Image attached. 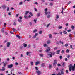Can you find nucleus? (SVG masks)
Returning a JSON list of instances; mask_svg holds the SVG:
<instances>
[{"mask_svg":"<svg viewBox=\"0 0 75 75\" xmlns=\"http://www.w3.org/2000/svg\"><path fill=\"white\" fill-rule=\"evenodd\" d=\"M38 35V33H36L34 36L33 37V38H36V37H37V36Z\"/></svg>","mask_w":75,"mask_h":75,"instance_id":"6","label":"nucleus"},{"mask_svg":"<svg viewBox=\"0 0 75 75\" xmlns=\"http://www.w3.org/2000/svg\"><path fill=\"white\" fill-rule=\"evenodd\" d=\"M50 15H49L47 16V18H50Z\"/></svg>","mask_w":75,"mask_h":75,"instance_id":"35","label":"nucleus"},{"mask_svg":"<svg viewBox=\"0 0 75 75\" xmlns=\"http://www.w3.org/2000/svg\"><path fill=\"white\" fill-rule=\"evenodd\" d=\"M7 47H10V43L9 42H8L7 44Z\"/></svg>","mask_w":75,"mask_h":75,"instance_id":"10","label":"nucleus"},{"mask_svg":"<svg viewBox=\"0 0 75 75\" xmlns=\"http://www.w3.org/2000/svg\"><path fill=\"white\" fill-rule=\"evenodd\" d=\"M23 48V47L22 46H21L20 47V49H22Z\"/></svg>","mask_w":75,"mask_h":75,"instance_id":"61","label":"nucleus"},{"mask_svg":"<svg viewBox=\"0 0 75 75\" xmlns=\"http://www.w3.org/2000/svg\"><path fill=\"white\" fill-rule=\"evenodd\" d=\"M62 11H61V13H62V14H63V11L64 10V8H63V7H62Z\"/></svg>","mask_w":75,"mask_h":75,"instance_id":"16","label":"nucleus"},{"mask_svg":"<svg viewBox=\"0 0 75 75\" xmlns=\"http://www.w3.org/2000/svg\"><path fill=\"white\" fill-rule=\"evenodd\" d=\"M50 51V48L48 47L46 50V52H48Z\"/></svg>","mask_w":75,"mask_h":75,"instance_id":"8","label":"nucleus"},{"mask_svg":"<svg viewBox=\"0 0 75 75\" xmlns=\"http://www.w3.org/2000/svg\"><path fill=\"white\" fill-rule=\"evenodd\" d=\"M56 75H61V74L60 72H59Z\"/></svg>","mask_w":75,"mask_h":75,"instance_id":"43","label":"nucleus"},{"mask_svg":"<svg viewBox=\"0 0 75 75\" xmlns=\"http://www.w3.org/2000/svg\"><path fill=\"white\" fill-rule=\"evenodd\" d=\"M34 4H36L37 5H38V3L37 2L35 3Z\"/></svg>","mask_w":75,"mask_h":75,"instance_id":"48","label":"nucleus"},{"mask_svg":"<svg viewBox=\"0 0 75 75\" xmlns=\"http://www.w3.org/2000/svg\"><path fill=\"white\" fill-rule=\"evenodd\" d=\"M31 65H33V62H31Z\"/></svg>","mask_w":75,"mask_h":75,"instance_id":"54","label":"nucleus"},{"mask_svg":"<svg viewBox=\"0 0 75 75\" xmlns=\"http://www.w3.org/2000/svg\"><path fill=\"white\" fill-rule=\"evenodd\" d=\"M60 71H61V74H62V75H64V71L62 70H60Z\"/></svg>","mask_w":75,"mask_h":75,"instance_id":"13","label":"nucleus"},{"mask_svg":"<svg viewBox=\"0 0 75 75\" xmlns=\"http://www.w3.org/2000/svg\"><path fill=\"white\" fill-rule=\"evenodd\" d=\"M16 65H18V63L16 62L15 63Z\"/></svg>","mask_w":75,"mask_h":75,"instance_id":"60","label":"nucleus"},{"mask_svg":"<svg viewBox=\"0 0 75 75\" xmlns=\"http://www.w3.org/2000/svg\"><path fill=\"white\" fill-rule=\"evenodd\" d=\"M19 19H20V20H22V17H21V16H20L19 17Z\"/></svg>","mask_w":75,"mask_h":75,"instance_id":"58","label":"nucleus"},{"mask_svg":"<svg viewBox=\"0 0 75 75\" xmlns=\"http://www.w3.org/2000/svg\"><path fill=\"white\" fill-rule=\"evenodd\" d=\"M12 30H13V31H16V29L14 28H13Z\"/></svg>","mask_w":75,"mask_h":75,"instance_id":"50","label":"nucleus"},{"mask_svg":"<svg viewBox=\"0 0 75 75\" xmlns=\"http://www.w3.org/2000/svg\"><path fill=\"white\" fill-rule=\"evenodd\" d=\"M56 19H58V18H59V15H57L56 16Z\"/></svg>","mask_w":75,"mask_h":75,"instance_id":"18","label":"nucleus"},{"mask_svg":"<svg viewBox=\"0 0 75 75\" xmlns=\"http://www.w3.org/2000/svg\"><path fill=\"white\" fill-rule=\"evenodd\" d=\"M54 49L55 50H57V49H58V47H55L54 48Z\"/></svg>","mask_w":75,"mask_h":75,"instance_id":"63","label":"nucleus"},{"mask_svg":"<svg viewBox=\"0 0 75 75\" xmlns=\"http://www.w3.org/2000/svg\"><path fill=\"white\" fill-rule=\"evenodd\" d=\"M16 37L19 38V39H20V36L18 35H16Z\"/></svg>","mask_w":75,"mask_h":75,"instance_id":"28","label":"nucleus"},{"mask_svg":"<svg viewBox=\"0 0 75 75\" xmlns=\"http://www.w3.org/2000/svg\"><path fill=\"white\" fill-rule=\"evenodd\" d=\"M18 74H20V75H21V74H22V73L21 72H18Z\"/></svg>","mask_w":75,"mask_h":75,"instance_id":"52","label":"nucleus"},{"mask_svg":"<svg viewBox=\"0 0 75 75\" xmlns=\"http://www.w3.org/2000/svg\"><path fill=\"white\" fill-rule=\"evenodd\" d=\"M44 66H45V64L42 63L41 64V66L42 67H44Z\"/></svg>","mask_w":75,"mask_h":75,"instance_id":"15","label":"nucleus"},{"mask_svg":"<svg viewBox=\"0 0 75 75\" xmlns=\"http://www.w3.org/2000/svg\"><path fill=\"white\" fill-rule=\"evenodd\" d=\"M62 28V26H61L59 27V29H61V28Z\"/></svg>","mask_w":75,"mask_h":75,"instance_id":"49","label":"nucleus"},{"mask_svg":"<svg viewBox=\"0 0 75 75\" xmlns=\"http://www.w3.org/2000/svg\"><path fill=\"white\" fill-rule=\"evenodd\" d=\"M37 30L36 29H35L33 30V33H35V32H37Z\"/></svg>","mask_w":75,"mask_h":75,"instance_id":"39","label":"nucleus"},{"mask_svg":"<svg viewBox=\"0 0 75 75\" xmlns=\"http://www.w3.org/2000/svg\"><path fill=\"white\" fill-rule=\"evenodd\" d=\"M63 33L64 34H67V32L66 31H63Z\"/></svg>","mask_w":75,"mask_h":75,"instance_id":"24","label":"nucleus"},{"mask_svg":"<svg viewBox=\"0 0 75 75\" xmlns=\"http://www.w3.org/2000/svg\"><path fill=\"white\" fill-rule=\"evenodd\" d=\"M49 38H52V35H51V34H50L49 35Z\"/></svg>","mask_w":75,"mask_h":75,"instance_id":"26","label":"nucleus"},{"mask_svg":"<svg viewBox=\"0 0 75 75\" xmlns=\"http://www.w3.org/2000/svg\"><path fill=\"white\" fill-rule=\"evenodd\" d=\"M29 14L31 15V16H33V13H32L30 12H29Z\"/></svg>","mask_w":75,"mask_h":75,"instance_id":"32","label":"nucleus"},{"mask_svg":"<svg viewBox=\"0 0 75 75\" xmlns=\"http://www.w3.org/2000/svg\"><path fill=\"white\" fill-rule=\"evenodd\" d=\"M45 14H46V15H47V14H48V12L45 11Z\"/></svg>","mask_w":75,"mask_h":75,"instance_id":"46","label":"nucleus"},{"mask_svg":"<svg viewBox=\"0 0 75 75\" xmlns=\"http://www.w3.org/2000/svg\"><path fill=\"white\" fill-rule=\"evenodd\" d=\"M71 28L72 29H74V28H75V27H74V26L72 25L71 27Z\"/></svg>","mask_w":75,"mask_h":75,"instance_id":"29","label":"nucleus"},{"mask_svg":"<svg viewBox=\"0 0 75 75\" xmlns=\"http://www.w3.org/2000/svg\"><path fill=\"white\" fill-rule=\"evenodd\" d=\"M39 55L40 56V57H43V56H44V54H39Z\"/></svg>","mask_w":75,"mask_h":75,"instance_id":"25","label":"nucleus"},{"mask_svg":"<svg viewBox=\"0 0 75 75\" xmlns=\"http://www.w3.org/2000/svg\"><path fill=\"white\" fill-rule=\"evenodd\" d=\"M40 16V13H38V17H39Z\"/></svg>","mask_w":75,"mask_h":75,"instance_id":"41","label":"nucleus"},{"mask_svg":"<svg viewBox=\"0 0 75 75\" xmlns=\"http://www.w3.org/2000/svg\"><path fill=\"white\" fill-rule=\"evenodd\" d=\"M29 12H30V11H26L25 13V15H27V14H28V13H29Z\"/></svg>","mask_w":75,"mask_h":75,"instance_id":"21","label":"nucleus"},{"mask_svg":"<svg viewBox=\"0 0 75 75\" xmlns=\"http://www.w3.org/2000/svg\"><path fill=\"white\" fill-rule=\"evenodd\" d=\"M13 25H17V23H16L15 22L13 23Z\"/></svg>","mask_w":75,"mask_h":75,"instance_id":"31","label":"nucleus"},{"mask_svg":"<svg viewBox=\"0 0 75 75\" xmlns=\"http://www.w3.org/2000/svg\"><path fill=\"white\" fill-rule=\"evenodd\" d=\"M65 62H63L62 65V66L63 67H64L65 66Z\"/></svg>","mask_w":75,"mask_h":75,"instance_id":"36","label":"nucleus"},{"mask_svg":"<svg viewBox=\"0 0 75 75\" xmlns=\"http://www.w3.org/2000/svg\"><path fill=\"white\" fill-rule=\"evenodd\" d=\"M65 47H67L68 46V44L67 43H66L64 45Z\"/></svg>","mask_w":75,"mask_h":75,"instance_id":"22","label":"nucleus"},{"mask_svg":"<svg viewBox=\"0 0 75 75\" xmlns=\"http://www.w3.org/2000/svg\"><path fill=\"white\" fill-rule=\"evenodd\" d=\"M22 4H23V2H20L19 3V5H22Z\"/></svg>","mask_w":75,"mask_h":75,"instance_id":"38","label":"nucleus"},{"mask_svg":"<svg viewBox=\"0 0 75 75\" xmlns=\"http://www.w3.org/2000/svg\"><path fill=\"white\" fill-rule=\"evenodd\" d=\"M16 17H18V14H17L16 15Z\"/></svg>","mask_w":75,"mask_h":75,"instance_id":"55","label":"nucleus"},{"mask_svg":"<svg viewBox=\"0 0 75 75\" xmlns=\"http://www.w3.org/2000/svg\"><path fill=\"white\" fill-rule=\"evenodd\" d=\"M66 26L67 27V26H68V23H67L66 24Z\"/></svg>","mask_w":75,"mask_h":75,"instance_id":"59","label":"nucleus"},{"mask_svg":"<svg viewBox=\"0 0 75 75\" xmlns=\"http://www.w3.org/2000/svg\"><path fill=\"white\" fill-rule=\"evenodd\" d=\"M57 66H58V67H60V66H61V65L59 64H57Z\"/></svg>","mask_w":75,"mask_h":75,"instance_id":"53","label":"nucleus"},{"mask_svg":"<svg viewBox=\"0 0 75 75\" xmlns=\"http://www.w3.org/2000/svg\"><path fill=\"white\" fill-rule=\"evenodd\" d=\"M61 52V50H57L56 51V54H59V52Z\"/></svg>","mask_w":75,"mask_h":75,"instance_id":"9","label":"nucleus"},{"mask_svg":"<svg viewBox=\"0 0 75 75\" xmlns=\"http://www.w3.org/2000/svg\"><path fill=\"white\" fill-rule=\"evenodd\" d=\"M64 51H65V50H62V51H61V52L62 54H63V53H64Z\"/></svg>","mask_w":75,"mask_h":75,"instance_id":"37","label":"nucleus"},{"mask_svg":"<svg viewBox=\"0 0 75 75\" xmlns=\"http://www.w3.org/2000/svg\"><path fill=\"white\" fill-rule=\"evenodd\" d=\"M49 67L50 69H51L52 67V66L51 64H50L49 65Z\"/></svg>","mask_w":75,"mask_h":75,"instance_id":"23","label":"nucleus"},{"mask_svg":"<svg viewBox=\"0 0 75 75\" xmlns=\"http://www.w3.org/2000/svg\"><path fill=\"white\" fill-rule=\"evenodd\" d=\"M52 54V52H50L48 53L47 55H49L50 57H52V54Z\"/></svg>","mask_w":75,"mask_h":75,"instance_id":"7","label":"nucleus"},{"mask_svg":"<svg viewBox=\"0 0 75 75\" xmlns=\"http://www.w3.org/2000/svg\"><path fill=\"white\" fill-rule=\"evenodd\" d=\"M1 32H2V33H4V28L2 29V30H1Z\"/></svg>","mask_w":75,"mask_h":75,"instance_id":"19","label":"nucleus"},{"mask_svg":"<svg viewBox=\"0 0 75 75\" xmlns=\"http://www.w3.org/2000/svg\"><path fill=\"white\" fill-rule=\"evenodd\" d=\"M31 47V45H29L28 46V48H29V47Z\"/></svg>","mask_w":75,"mask_h":75,"instance_id":"64","label":"nucleus"},{"mask_svg":"<svg viewBox=\"0 0 75 75\" xmlns=\"http://www.w3.org/2000/svg\"><path fill=\"white\" fill-rule=\"evenodd\" d=\"M24 17L25 18H26V19H27V16H25Z\"/></svg>","mask_w":75,"mask_h":75,"instance_id":"47","label":"nucleus"},{"mask_svg":"<svg viewBox=\"0 0 75 75\" xmlns=\"http://www.w3.org/2000/svg\"><path fill=\"white\" fill-rule=\"evenodd\" d=\"M57 64V61L56 60H54V62L53 63L54 67H55V65Z\"/></svg>","mask_w":75,"mask_h":75,"instance_id":"3","label":"nucleus"},{"mask_svg":"<svg viewBox=\"0 0 75 75\" xmlns=\"http://www.w3.org/2000/svg\"><path fill=\"white\" fill-rule=\"evenodd\" d=\"M38 64H40V62L39 61H38V62H36L35 63V64L36 65H37Z\"/></svg>","mask_w":75,"mask_h":75,"instance_id":"12","label":"nucleus"},{"mask_svg":"<svg viewBox=\"0 0 75 75\" xmlns=\"http://www.w3.org/2000/svg\"><path fill=\"white\" fill-rule=\"evenodd\" d=\"M69 71L71 72L72 70L73 71H75V64H74V66H72V64H71L69 66Z\"/></svg>","mask_w":75,"mask_h":75,"instance_id":"1","label":"nucleus"},{"mask_svg":"<svg viewBox=\"0 0 75 75\" xmlns=\"http://www.w3.org/2000/svg\"><path fill=\"white\" fill-rule=\"evenodd\" d=\"M50 40H48V41H47V43L48 44H50Z\"/></svg>","mask_w":75,"mask_h":75,"instance_id":"27","label":"nucleus"},{"mask_svg":"<svg viewBox=\"0 0 75 75\" xmlns=\"http://www.w3.org/2000/svg\"><path fill=\"white\" fill-rule=\"evenodd\" d=\"M2 63H4V64L3 66L2 67V69H1V72H3V71H4L6 70V68H5L4 67L6 66V64H7V63H4V62H2Z\"/></svg>","mask_w":75,"mask_h":75,"instance_id":"2","label":"nucleus"},{"mask_svg":"<svg viewBox=\"0 0 75 75\" xmlns=\"http://www.w3.org/2000/svg\"><path fill=\"white\" fill-rule=\"evenodd\" d=\"M42 32L41 31H39V33L40 34H42Z\"/></svg>","mask_w":75,"mask_h":75,"instance_id":"40","label":"nucleus"},{"mask_svg":"<svg viewBox=\"0 0 75 75\" xmlns=\"http://www.w3.org/2000/svg\"><path fill=\"white\" fill-rule=\"evenodd\" d=\"M67 58H69V57H70V55H67V57H66Z\"/></svg>","mask_w":75,"mask_h":75,"instance_id":"30","label":"nucleus"},{"mask_svg":"<svg viewBox=\"0 0 75 75\" xmlns=\"http://www.w3.org/2000/svg\"><path fill=\"white\" fill-rule=\"evenodd\" d=\"M53 34H55V35H56V34H59V33H55V32H54L53 33Z\"/></svg>","mask_w":75,"mask_h":75,"instance_id":"33","label":"nucleus"},{"mask_svg":"<svg viewBox=\"0 0 75 75\" xmlns=\"http://www.w3.org/2000/svg\"><path fill=\"white\" fill-rule=\"evenodd\" d=\"M50 6H52V5H53V4L52 3H50Z\"/></svg>","mask_w":75,"mask_h":75,"instance_id":"45","label":"nucleus"},{"mask_svg":"<svg viewBox=\"0 0 75 75\" xmlns=\"http://www.w3.org/2000/svg\"><path fill=\"white\" fill-rule=\"evenodd\" d=\"M9 7H8L7 8V11H9Z\"/></svg>","mask_w":75,"mask_h":75,"instance_id":"56","label":"nucleus"},{"mask_svg":"<svg viewBox=\"0 0 75 75\" xmlns=\"http://www.w3.org/2000/svg\"><path fill=\"white\" fill-rule=\"evenodd\" d=\"M13 65L11 64V65H8V68H11L13 67Z\"/></svg>","mask_w":75,"mask_h":75,"instance_id":"4","label":"nucleus"},{"mask_svg":"<svg viewBox=\"0 0 75 75\" xmlns=\"http://www.w3.org/2000/svg\"><path fill=\"white\" fill-rule=\"evenodd\" d=\"M24 47H27V44L24 43V44H23Z\"/></svg>","mask_w":75,"mask_h":75,"instance_id":"14","label":"nucleus"},{"mask_svg":"<svg viewBox=\"0 0 75 75\" xmlns=\"http://www.w3.org/2000/svg\"><path fill=\"white\" fill-rule=\"evenodd\" d=\"M65 61H68V59H67V58H65L64 59Z\"/></svg>","mask_w":75,"mask_h":75,"instance_id":"51","label":"nucleus"},{"mask_svg":"<svg viewBox=\"0 0 75 75\" xmlns=\"http://www.w3.org/2000/svg\"><path fill=\"white\" fill-rule=\"evenodd\" d=\"M66 52H67V53H68L69 52V50L68 49H67L66 50Z\"/></svg>","mask_w":75,"mask_h":75,"instance_id":"20","label":"nucleus"},{"mask_svg":"<svg viewBox=\"0 0 75 75\" xmlns=\"http://www.w3.org/2000/svg\"><path fill=\"white\" fill-rule=\"evenodd\" d=\"M29 25L30 26H31V25H32V23H31V22H30L29 23Z\"/></svg>","mask_w":75,"mask_h":75,"instance_id":"44","label":"nucleus"},{"mask_svg":"<svg viewBox=\"0 0 75 75\" xmlns=\"http://www.w3.org/2000/svg\"><path fill=\"white\" fill-rule=\"evenodd\" d=\"M35 68L36 69V70H37V71H38V67H35Z\"/></svg>","mask_w":75,"mask_h":75,"instance_id":"42","label":"nucleus"},{"mask_svg":"<svg viewBox=\"0 0 75 75\" xmlns=\"http://www.w3.org/2000/svg\"><path fill=\"white\" fill-rule=\"evenodd\" d=\"M18 21L20 23H21V22H22V20H21V19H18Z\"/></svg>","mask_w":75,"mask_h":75,"instance_id":"17","label":"nucleus"},{"mask_svg":"<svg viewBox=\"0 0 75 75\" xmlns=\"http://www.w3.org/2000/svg\"><path fill=\"white\" fill-rule=\"evenodd\" d=\"M36 72L38 75H40V74H41V72L38 70L36 71Z\"/></svg>","mask_w":75,"mask_h":75,"instance_id":"5","label":"nucleus"},{"mask_svg":"<svg viewBox=\"0 0 75 75\" xmlns=\"http://www.w3.org/2000/svg\"><path fill=\"white\" fill-rule=\"evenodd\" d=\"M50 24H51L50 23H49L48 24H47V27H48L49 26H50Z\"/></svg>","mask_w":75,"mask_h":75,"instance_id":"34","label":"nucleus"},{"mask_svg":"<svg viewBox=\"0 0 75 75\" xmlns=\"http://www.w3.org/2000/svg\"><path fill=\"white\" fill-rule=\"evenodd\" d=\"M68 32H71V29L68 30H67Z\"/></svg>","mask_w":75,"mask_h":75,"instance_id":"57","label":"nucleus"},{"mask_svg":"<svg viewBox=\"0 0 75 75\" xmlns=\"http://www.w3.org/2000/svg\"><path fill=\"white\" fill-rule=\"evenodd\" d=\"M59 59H62V56H60Z\"/></svg>","mask_w":75,"mask_h":75,"instance_id":"62","label":"nucleus"},{"mask_svg":"<svg viewBox=\"0 0 75 75\" xmlns=\"http://www.w3.org/2000/svg\"><path fill=\"white\" fill-rule=\"evenodd\" d=\"M2 8H3V9H5L6 8V6H5V5H4L2 6Z\"/></svg>","mask_w":75,"mask_h":75,"instance_id":"11","label":"nucleus"}]
</instances>
